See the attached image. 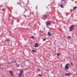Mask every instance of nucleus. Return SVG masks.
Here are the masks:
<instances>
[{
    "mask_svg": "<svg viewBox=\"0 0 77 77\" xmlns=\"http://www.w3.org/2000/svg\"><path fill=\"white\" fill-rule=\"evenodd\" d=\"M71 65H73V63H71Z\"/></svg>",
    "mask_w": 77,
    "mask_h": 77,
    "instance_id": "412c9836",
    "label": "nucleus"
},
{
    "mask_svg": "<svg viewBox=\"0 0 77 77\" xmlns=\"http://www.w3.org/2000/svg\"><path fill=\"white\" fill-rule=\"evenodd\" d=\"M38 71H41V70H40V69H38Z\"/></svg>",
    "mask_w": 77,
    "mask_h": 77,
    "instance_id": "4be33fe9",
    "label": "nucleus"
},
{
    "mask_svg": "<svg viewBox=\"0 0 77 77\" xmlns=\"http://www.w3.org/2000/svg\"><path fill=\"white\" fill-rule=\"evenodd\" d=\"M35 50H36V48H35Z\"/></svg>",
    "mask_w": 77,
    "mask_h": 77,
    "instance_id": "393cba45",
    "label": "nucleus"
},
{
    "mask_svg": "<svg viewBox=\"0 0 77 77\" xmlns=\"http://www.w3.org/2000/svg\"><path fill=\"white\" fill-rule=\"evenodd\" d=\"M16 65H17V64H16Z\"/></svg>",
    "mask_w": 77,
    "mask_h": 77,
    "instance_id": "bb28decb",
    "label": "nucleus"
},
{
    "mask_svg": "<svg viewBox=\"0 0 77 77\" xmlns=\"http://www.w3.org/2000/svg\"><path fill=\"white\" fill-rule=\"evenodd\" d=\"M10 73L11 74V75L12 76V77H13L14 75H13V72H12V71H10Z\"/></svg>",
    "mask_w": 77,
    "mask_h": 77,
    "instance_id": "6e6552de",
    "label": "nucleus"
},
{
    "mask_svg": "<svg viewBox=\"0 0 77 77\" xmlns=\"http://www.w3.org/2000/svg\"><path fill=\"white\" fill-rule=\"evenodd\" d=\"M65 75H67V76H69V75H71V73H66L65 74Z\"/></svg>",
    "mask_w": 77,
    "mask_h": 77,
    "instance_id": "423d86ee",
    "label": "nucleus"
},
{
    "mask_svg": "<svg viewBox=\"0 0 77 77\" xmlns=\"http://www.w3.org/2000/svg\"><path fill=\"white\" fill-rule=\"evenodd\" d=\"M59 54H60V53H57V56H58L59 55Z\"/></svg>",
    "mask_w": 77,
    "mask_h": 77,
    "instance_id": "a211bd4d",
    "label": "nucleus"
},
{
    "mask_svg": "<svg viewBox=\"0 0 77 77\" xmlns=\"http://www.w3.org/2000/svg\"><path fill=\"white\" fill-rule=\"evenodd\" d=\"M68 66H69V63H67L66 65L65 66V69L66 70H68V69H69V67H68Z\"/></svg>",
    "mask_w": 77,
    "mask_h": 77,
    "instance_id": "20e7f679",
    "label": "nucleus"
},
{
    "mask_svg": "<svg viewBox=\"0 0 77 77\" xmlns=\"http://www.w3.org/2000/svg\"><path fill=\"white\" fill-rule=\"evenodd\" d=\"M14 62H16V61H15Z\"/></svg>",
    "mask_w": 77,
    "mask_h": 77,
    "instance_id": "b1692460",
    "label": "nucleus"
},
{
    "mask_svg": "<svg viewBox=\"0 0 77 77\" xmlns=\"http://www.w3.org/2000/svg\"><path fill=\"white\" fill-rule=\"evenodd\" d=\"M24 72V71H23L22 69L21 70L20 74L18 75V77H23L24 75H23V73Z\"/></svg>",
    "mask_w": 77,
    "mask_h": 77,
    "instance_id": "f257e3e1",
    "label": "nucleus"
},
{
    "mask_svg": "<svg viewBox=\"0 0 77 77\" xmlns=\"http://www.w3.org/2000/svg\"><path fill=\"white\" fill-rule=\"evenodd\" d=\"M45 18H47V15H46L45 16Z\"/></svg>",
    "mask_w": 77,
    "mask_h": 77,
    "instance_id": "2eb2a0df",
    "label": "nucleus"
},
{
    "mask_svg": "<svg viewBox=\"0 0 77 77\" xmlns=\"http://www.w3.org/2000/svg\"><path fill=\"white\" fill-rule=\"evenodd\" d=\"M11 63H9V64H11Z\"/></svg>",
    "mask_w": 77,
    "mask_h": 77,
    "instance_id": "a878e982",
    "label": "nucleus"
},
{
    "mask_svg": "<svg viewBox=\"0 0 77 77\" xmlns=\"http://www.w3.org/2000/svg\"><path fill=\"white\" fill-rule=\"evenodd\" d=\"M74 9H77V7L75 6V7L74 8H73Z\"/></svg>",
    "mask_w": 77,
    "mask_h": 77,
    "instance_id": "ddd939ff",
    "label": "nucleus"
},
{
    "mask_svg": "<svg viewBox=\"0 0 77 77\" xmlns=\"http://www.w3.org/2000/svg\"><path fill=\"white\" fill-rule=\"evenodd\" d=\"M32 51H33V52H34L35 53H36V52L34 50H32Z\"/></svg>",
    "mask_w": 77,
    "mask_h": 77,
    "instance_id": "f8f14e48",
    "label": "nucleus"
},
{
    "mask_svg": "<svg viewBox=\"0 0 77 77\" xmlns=\"http://www.w3.org/2000/svg\"><path fill=\"white\" fill-rule=\"evenodd\" d=\"M48 34L49 36H50L51 35V33H50V32H48Z\"/></svg>",
    "mask_w": 77,
    "mask_h": 77,
    "instance_id": "0eeeda50",
    "label": "nucleus"
},
{
    "mask_svg": "<svg viewBox=\"0 0 77 77\" xmlns=\"http://www.w3.org/2000/svg\"><path fill=\"white\" fill-rule=\"evenodd\" d=\"M74 25H71L69 28V31L70 32L72 31V30H73L74 29Z\"/></svg>",
    "mask_w": 77,
    "mask_h": 77,
    "instance_id": "f03ea898",
    "label": "nucleus"
},
{
    "mask_svg": "<svg viewBox=\"0 0 77 77\" xmlns=\"http://www.w3.org/2000/svg\"><path fill=\"white\" fill-rule=\"evenodd\" d=\"M67 38L69 39H71V36H69L67 37Z\"/></svg>",
    "mask_w": 77,
    "mask_h": 77,
    "instance_id": "9d476101",
    "label": "nucleus"
},
{
    "mask_svg": "<svg viewBox=\"0 0 77 77\" xmlns=\"http://www.w3.org/2000/svg\"><path fill=\"white\" fill-rule=\"evenodd\" d=\"M10 41V40L9 39H6V40H5V41H7V42H8V41Z\"/></svg>",
    "mask_w": 77,
    "mask_h": 77,
    "instance_id": "1a4fd4ad",
    "label": "nucleus"
},
{
    "mask_svg": "<svg viewBox=\"0 0 77 77\" xmlns=\"http://www.w3.org/2000/svg\"><path fill=\"white\" fill-rule=\"evenodd\" d=\"M38 75H39V76H41V77H42V75H41L40 74H39Z\"/></svg>",
    "mask_w": 77,
    "mask_h": 77,
    "instance_id": "dca6fc26",
    "label": "nucleus"
},
{
    "mask_svg": "<svg viewBox=\"0 0 77 77\" xmlns=\"http://www.w3.org/2000/svg\"><path fill=\"white\" fill-rule=\"evenodd\" d=\"M46 23V24L47 26H50V25L51 24V21H47Z\"/></svg>",
    "mask_w": 77,
    "mask_h": 77,
    "instance_id": "7ed1b4c3",
    "label": "nucleus"
},
{
    "mask_svg": "<svg viewBox=\"0 0 77 77\" xmlns=\"http://www.w3.org/2000/svg\"><path fill=\"white\" fill-rule=\"evenodd\" d=\"M65 0H61V2H63V1H65Z\"/></svg>",
    "mask_w": 77,
    "mask_h": 77,
    "instance_id": "6ab92c4d",
    "label": "nucleus"
},
{
    "mask_svg": "<svg viewBox=\"0 0 77 77\" xmlns=\"http://www.w3.org/2000/svg\"><path fill=\"white\" fill-rule=\"evenodd\" d=\"M2 11H5V9L3 8V9H2Z\"/></svg>",
    "mask_w": 77,
    "mask_h": 77,
    "instance_id": "5701e85b",
    "label": "nucleus"
},
{
    "mask_svg": "<svg viewBox=\"0 0 77 77\" xmlns=\"http://www.w3.org/2000/svg\"><path fill=\"white\" fill-rule=\"evenodd\" d=\"M19 66H20V65L19 64H18L17 66V68H18V67Z\"/></svg>",
    "mask_w": 77,
    "mask_h": 77,
    "instance_id": "aec40b11",
    "label": "nucleus"
},
{
    "mask_svg": "<svg viewBox=\"0 0 77 77\" xmlns=\"http://www.w3.org/2000/svg\"><path fill=\"white\" fill-rule=\"evenodd\" d=\"M34 38V36H32L31 37V39H33Z\"/></svg>",
    "mask_w": 77,
    "mask_h": 77,
    "instance_id": "4468645a",
    "label": "nucleus"
},
{
    "mask_svg": "<svg viewBox=\"0 0 77 77\" xmlns=\"http://www.w3.org/2000/svg\"><path fill=\"white\" fill-rule=\"evenodd\" d=\"M60 6L61 8H63V5H62V4H60Z\"/></svg>",
    "mask_w": 77,
    "mask_h": 77,
    "instance_id": "9b49d317",
    "label": "nucleus"
},
{
    "mask_svg": "<svg viewBox=\"0 0 77 77\" xmlns=\"http://www.w3.org/2000/svg\"><path fill=\"white\" fill-rule=\"evenodd\" d=\"M43 40H44V41H45L46 40V38H44Z\"/></svg>",
    "mask_w": 77,
    "mask_h": 77,
    "instance_id": "f3484780",
    "label": "nucleus"
},
{
    "mask_svg": "<svg viewBox=\"0 0 77 77\" xmlns=\"http://www.w3.org/2000/svg\"><path fill=\"white\" fill-rule=\"evenodd\" d=\"M39 46V45L38 44V43H36L35 45V47H38Z\"/></svg>",
    "mask_w": 77,
    "mask_h": 77,
    "instance_id": "39448f33",
    "label": "nucleus"
}]
</instances>
